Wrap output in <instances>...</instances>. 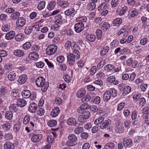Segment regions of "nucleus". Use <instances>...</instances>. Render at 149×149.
I'll use <instances>...</instances> for the list:
<instances>
[{
	"label": "nucleus",
	"instance_id": "nucleus-1",
	"mask_svg": "<svg viewBox=\"0 0 149 149\" xmlns=\"http://www.w3.org/2000/svg\"><path fill=\"white\" fill-rule=\"evenodd\" d=\"M35 82L37 87L41 88V91L42 92H45L47 91L49 86V84L48 81H45L44 77H39L36 80Z\"/></svg>",
	"mask_w": 149,
	"mask_h": 149
},
{
	"label": "nucleus",
	"instance_id": "nucleus-2",
	"mask_svg": "<svg viewBox=\"0 0 149 149\" xmlns=\"http://www.w3.org/2000/svg\"><path fill=\"white\" fill-rule=\"evenodd\" d=\"M79 53L78 50L74 49L72 54L70 53L67 56V62L70 66L73 65L75 62V59H79L80 58Z\"/></svg>",
	"mask_w": 149,
	"mask_h": 149
},
{
	"label": "nucleus",
	"instance_id": "nucleus-3",
	"mask_svg": "<svg viewBox=\"0 0 149 149\" xmlns=\"http://www.w3.org/2000/svg\"><path fill=\"white\" fill-rule=\"evenodd\" d=\"M68 140L66 142V144L70 146H72L75 144L77 138L75 135L71 134L68 136Z\"/></svg>",
	"mask_w": 149,
	"mask_h": 149
},
{
	"label": "nucleus",
	"instance_id": "nucleus-4",
	"mask_svg": "<svg viewBox=\"0 0 149 149\" xmlns=\"http://www.w3.org/2000/svg\"><path fill=\"white\" fill-rule=\"evenodd\" d=\"M57 48V46L55 44L49 45L46 50V54L49 55H53L56 52Z\"/></svg>",
	"mask_w": 149,
	"mask_h": 149
},
{
	"label": "nucleus",
	"instance_id": "nucleus-5",
	"mask_svg": "<svg viewBox=\"0 0 149 149\" xmlns=\"http://www.w3.org/2000/svg\"><path fill=\"white\" fill-rule=\"evenodd\" d=\"M40 26H40L39 24L38 26L34 25L32 26L26 27L24 29L25 33L26 34H30L34 29L35 30L36 29L37 31H39V29H40Z\"/></svg>",
	"mask_w": 149,
	"mask_h": 149
},
{
	"label": "nucleus",
	"instance_id": "nucleus-6",
	"mask_svg": "<svg viewBox=\"0 0 149 149\" xmlns=\"http://www.w3.org/2000/svg\"><path fill=\"white\" fill-rule=\"evenodd\" d=\"M26 20L25 18L21 17L18 18L16 22L17 26L19 28H22L25 24Z\"/></svg>",
	"mask_w": 149,
	"mask_h": 149
},
{
	"label": "nucleus",
	"instance_id": "nucleus-7",
	"mask_svg": "<svg viewBox=\"0 0 149 149\" xmlns=\"http://www.w3.org/2000/svg\"><path fill=\"white\" fill-rule=\"evenodd\" d=\"M84 24L82 22H79L74 25V30L77 33L81 32L84 29Z\"/></svg>",
	"mask_w": 149,
	"mask_h": 149
},
{
	"label": "nucleus",
	"instance_id": "nucleus-8",
	"mask_svg": "<svg viewBox=\"0 0 149 149\" xmlns=\"http://www.w3.org/2000/svg\"><path fill=\"white\" fill-rule=\"evenodd\" d=\"M123 141L124 143L125 148H130L133 146L132 140L130 138H124L123 139Z\"/></svg>",
	"mask_w": 149,
	"mask_h": 149
},
{
	"label": "nucleus",
	"instance_id": "nucleus-9",
	"mask_svg": "<svg viewBox=\"0 0 149 149\" xmlns=\"http://www.w3.org/2000/svg\"><path fill=\"white\" fill-rule=\"evenodd\" d=\"M111 124V121L109 119L103 120L100 124V127L102 129H106L109 127Z\"/></svg>",
	"mask_w": 149,
	"mask_h": 149
},
{
	"label": "nucleus",
	"instance_id": "nucleus-10",
	"mask_svg": "<svg viewBox=\"0 0 149 149\" xmlns=\"http://www.w3.org/2000/svg\"><path fill=\"white\" fill-rule=\"evenodd\" d=\"M108 83L113 85H117L119 83V81L116 80V77L114 76H111L108 77L107 79Z\"/></svg>",
	"mask_w": 149,
	"mask_h": 149
},
{
	"label": "nucleus",
	"instance_id": "nucleus-11",
	"mask_svg": "<svg viewBox=\"0 0 149 149\" xmlns=\"http://www.w3.org/2000/svg\"><path fill=\"white\" fill-rule=\"evenodd\" d=\"M127 65L128 66H131L133 68L136 67L138 62L135 60H133L132 58L127 59L126 62Z\"/></svg>",
	"mask_w": 149,
	"mask_h": 149
},
{
	"label": "nucleus",
	"instance_id": "nucleus-12",
	"mask_svg": "<svg viewBox=\"0 0 149 149\" xmlns=\"http://www.w3.org/2000/svg\"><path fill=\"white\" fill-rule=\"evenodd\" d=\"M42 134H33L31 138V141L34 143H37L41 141L42 138Z\"/></svg>",
	"mask_w": 149,
	"mask_h": 149
},
{
	"label": "nucleus",
	"instance_id": "nucleus-13",
	"mask_svg": "<svg viewBox=\"0 0 149 149\" xmlns=\"http://www.w3.org/2000/svg\"><path fill=\"white\" fill-rule=\"evenodd\" d=\"M27 78L28 77L26 75H22L19 77L17 80V82L19 84H23L26 81Z\"/></svg>",
	"mask_w": 149,
	"mask_h": 149
},
{
	"label": "nucleus",
	"instance_id": "nucleus-14",
	"mask_svg": "<svg viewBox=\"0 0 149 149\" xmlns=\"http://www.w3.org/2000/svg\"><path fill=\"white\" fill-rule=\"evenodd\" d=\"M37 108V104L33 102L29 105L28 110L31 112L33 113L36 112Z\"/></svg>",
	"mask_w": 149,
	"mask_h": 149
},
{
	"label": "nucleus",
	"instance_id": "nucleus-15",
	"mask_svg": "<svg viewBox=\"0 0 149 149\" xmlns=\"http://www.w3.org/2000/svg\"><path fill=\"white\" fill-rule=\"evenodd\" d=\"M17 103V105L20 107H23L25 106L27 102L26 101L23 99L18 98L16 102Z\"/></svg>",
	"mask_w": 149,
	"mask_h": 149
},
{
	"label": "nucleus",
	"instance_id": "nucleus-16",
	"mask_svg": "<svg viewBox=\"0 0 149 149\" xmlns=\"http://www.w3.org/2000/svg\"><path fill=\"white\" fill-rule=\"evenodd\" d=\"M138 11L136 8H132L129 12V15L131 18L134 17L138 15Z\"/></svg>",
	"mask_w": 149,
	"mask_h": 149
},
{
	"label": "nucleus",
	"instance_id": "nucleus-17",
	"mask_svg": "<svg viewBox=\"0 0 149 149\" xmlns=\"http://www.w3.org/2000/svg\"><path fill=\"white\" fill-rule=\"evenodd\" d=\"M101 28L105 31H107L110 27V24L107 22H102L100 24Z\"/></svg>",
	"mask_w": 149,
	"mask_h": 149
},
{
	"label": "nucleus",
	"instance_id": "nucleus-18",
	"mask_svg": "<svg viewBox=\"0 0 149 149\" xmlns=\"http://www.w3.org/2000/svg\"><path fill=\"white\" fill-rule=\"evenodd\" d=\"M60 110L58 107H55L52 111L51 113V116L53 117H55L59 114Z\"/></svg>",
	"mask_w": 149,
	"mask_h": 149
},
{
	"label": "nucleus",
	"instance_id": "nucleus-19",
	"mask_svg": "<svg viewBox=\"0 0 149 149\" xmlns=\"http://www.w3.org/2000/svg\"><path fill=\"white\" fill-rule=\"evenodd\" d=\"M86 93V91L84 88H81L77 92L76 96L78 98H81L84 96Z\"/></svg>",
	"mask_w": 149,
	"mask_h": 149
},
{
	"label": "nucleus",
	"instance_id": "nucleus-20",
	"mask_svg": "<svg viewBox=\"0 0 149 149\" xmlns=\"http://www.w3.org/2000/svg\"><path fill=\"white\" fill-rule=\"evenodd\" d=\"M29 55H31L29 57L30 59L32 60L36 61L38 58L39 57L38 54L35 52H30Z\"/></svg>",
	"mask_w": 149,
	"mask_h": 149
},
{
	"label": "nucleus",
	"instance_id": "nucleus-21",
	"mask_svg": "<svg viewBox=\"0 0 149 149\" xmlns=\"http://www.w3.org/2000/svg\"><path fill=\"white\" fill-rule=\"evenodd\" d=\"M74 9L72 8H70L65 11L64 12L65 15L68 16L70 15H74L76 13Z\"/></svg>",
	"mask_w": 149,
	"mask_h": 149
},
{
	"label": "nucleus",
	"instance_id": "nucleus-22",
	"mask_svg": "<svg viewBox=\"0 0 149 149\" xmlns=\"http://www.w3.org/2000/svg\"><path fill=\"white\" fill-rule=\"evenodd\" d=\"M67 123L69 125L74 126L77 123L74 118L71 117L68 119L67 121Z\"/></svg>",
	"mask_w": 149,
	"mask_h": 149
},
{
	"label": "nucleus",
	"instance_id": "nucleus-23",
	"mask_svg": "<svg viewBox=\"0 0 149 149\" xmlns=\"http://www.w3.org/2000/svg\"><path fill=\"white\" fill-rule=\"evenodd\" d=\"M131 88L130 86H126L124 88L123 91V96H125L130 93L131 91Z\"/></svg>",
	"mask_w": 149,
	"mask_h": 149
},
{
	"label": "nucleus",
	"instance_id": "nucleus-24",
	"mask_svg": "<svg viewBox=\"0 0 149 149\" xmlns=\"http://www.w3.org/2000/svg\"><path fill=\"white\" fill-rule=\"evenodd\" d=\"M111 95L110 93L107 91L104 93L103 95V99L104 101L107 102L109 100L111 97Z\"/></svg>",
	"mask_w": 149,
	"mask_h": 149
},
{
	"label": "nucleus",
	"instance_id": "nucleus-25",
	"mask_svg": "<svg viewBox=\"0 0 149 149\" xmlns=\"http://www.w3.org/2000/svg\"><path fill=\"white\" fill-rule=\"evenodd\" d=\"M124 130V127L122 124H118L116 127V132L119 133H122L123 132Z\"/></svg>",
	"mask_w": 149,
	"mask_h": 149
},
{
	"label": "nucleus",
	"instance_id": "nucleus-26",
	"mask_svg": "<svg viewBox=\"0 0 149 149\" xmlns=\"http://www.w3.org/2000/svg\"><path fill=\"white\" fill-rule=\"evenodd\" d=\"M13 53L15 56L19 57L23 56L24 55V53L23 51L20 49L15 50Z\"/></svg>",
	"mask_w": 149,
	"mask_h": 149
},
{
	"label": "nucleus",
	"instance_id": "nucleus-27",
	"mask_svg": "<svg viewBox=\"0 0 149 149\" xmlns=\"http://www.w3.org/2000/svg\"><path fill=\"white\" fill-rule=\"evenodd\" d=\"M107 4L105 3H101L98 8L97 10L99 11H101L107 9Z\"/></svg>",
	"mask_w": 149,
	"mask_h": 149
},
{
	"label": "nucleus",
	"instance_id": "nucleus-28",
	"mask_svg": "<svg viewBox=\"0 0 149 149\" xmlns=\"http://www.w3.org/2000/svg\"><path fill=\"white\" fill-rule=\"evenodd\" d=\"M57 4L62 8H64L67 7L69 5V3L68 1H59L57 2Z\"/></svg>",
	"mask_w": 149,
	"mask_h": 149
},
{
	"label": "nucleus",
	"instance_id": "nucleus-29",
	"mask_svg": "<svg viewBox=\"0 0 149 149\" xmlns=\"http://www.w3.org/2000/svg\"><path fill=\"white\" fill-rule=\"evenodd\" d=\"M31 92L29 90H24L22 92L21 94L23 98H28L30 97Z\"/></svg>",
	"mask_w": 149,
	"mask_h": 149
},
{
	"label": "nucleus",
	"instance_id": "nucleus-30",
	"mask_svg": "<svg viewBox=\"0 0 149 149\" xmlns=\"http://www.w3.org/2000/svg\"><path fill=\"white\" fill-rule=\"evenodd\" d=\"M55 23L56 24H61L63 22L62 17L60 15H58L55 17Z\"/></svg>",
	"mask_w": 149,
	"mask_h": 149
},
{
	"label": "nucleus",
	"instance_id": "nucleus-31",
	"mask_svg": "<svg viewBox=\"0 0 149 149\" xmlns=\"http://www.w3.org/2000/svg\"><path fill=\"white\" fill-rule=\"evenodd\" d=\"M95 7V3L92 2H90L87 4L86 8L88 10L91 11L94 10Z\"/></svg>",
	"mask_w": 149,
	"mask_h": 149
},
{
	"label": "nucleus",
	"instance_id": "nucleus-32",
	"mask_svg": "<svg viewBox=\"0 0 149 149\" xmlns=\"http://www.w3.org/2000/svg\"><path fill=\"white\" fill-rule=\"evenodd\" d=\"M11 103H12L13 102H16L18 98V96H17V93L16 92H13L11 93Z\"/></svg>",
	"mask_w": 149,
	"mask_h": 149
},
{
	"label": "nucleus",
	"instance_id": "nucleus-33",
	"mask_svg": "<svg viewBox=\"0 0 149 149\" xmlns=\"http://www.w3.org/2000/svg\"><path fill=\"white\" fill-rule=\"evenodd\" d=\"M109 50V47L108 46L104 47L102 49L100 52V54L101 56H104L106 55L108 52Z\"/></svg>",
	"mask_w": 149,
	"mask_h": 149
},
{
	"label": "nucleus",
	"instance_id": "nucleus-34",
	"mask_svg": "<svg viewBox=\"0 0 149 149\" xmlns=\"http://www.w3.org/2000/svg\"><path fill=\"white\" fill-rule=\"evenodd\" d=\"M91 98V95L88 94L82 97L81 101L82 103H86L89 102Z\"/></svg>",
	"mask_w": 149,
	"mask_h": 149
},
{
	"label": "nucleus",
	"instance_id": "nucleus-35",
	"mask_svg": "<svg viewBox=\"0 0 149 149\" xmlns=\"http://www.w3.org/2000/svg\"><path fill=\"white\" fill-rule=\"evenodd\" d=\"M25 38V35L20 33L17 35L15 39L17 41H22Z\"/></svg>",
	"mask_w": 149,
	"mask_h": 149
},
{
	"label": "nucleus",
	"instance_id": "nucleus-36",
	"mask_svg": "<svg viewBox=\"0 0 149 149\" xmlns=\"http://www.w3.org/2000/svg\"><path fill=\"white\" fill-rule=\"evenodd\" d=\"M86 38L91 42H93L96 39V36L93 34L87 35L86 37Z\"/></svg>",
	"mask_w": 149,
	"mask_h": 149
},
{
	"label": "nucleus",
	"instance_id": "nucleus-37",
	"mask_svg": "<svg viewBox=\"0 0 149 149\" xmlns=\"http://www.w3.org/2000/svg\"><path fill=\"white\" fill-rule=\"evenodd\" d=\"M107 91L110 94H111V96L113 97H115L117 96V91L114 88H111L109 89Z\"/></svg>",
	"mask_w": 149,
	"mask_h": 149
},
{
	"label": "nucleus",
	"instance_id": "nucleus-38",
	"mask_svg": "<svg viewBox=\"0 0 149 149\" xmlns=\"http://www.w3.org/2000/svg\"><path fill=\"white\" fill-rule=\"evenodd\" d=\"M56 3L54 1H52L49 3L47 6V8L49 10H52L54 8Z\"/></svg>",
	"mask_w": 149,
	"mask_h": 149
},
{
	"label": "nucleus",
	"instance_id": "nucleus-39",
	"mask_svg": "<svg viewBox=\"0 0 149 149\" xmlns=\"http://www.w3.org/2000/svg\"><path fill=\"white\" fill-rule=\"evenodd\" d=\"M115 68V66L111 64H108L104 67V70L107 72H112Z\"/></svg>",
	"mask_w": 149,
	"mask_h": 149
},
{
	"label": "nucleus",
	"instance_id": "nucleus-40",
	"mask_svg": "<svg viewBox=\"0 0 149 149\" xmlns=\"http://www.w3.org/2000/svg\"><path fill=\"white\" fill-rule=\"evenodd\" d=\"M122 22V19L120 18H116L113 21V24L114 26H118Z\"/></svg>",
	"mask_w": 149,
	"mask_h": 149
},
{
	"label": "nucleus",
	"instance_id": "nucleus-41",
	"mask_svg": "<svg viewBox=\"0 0 149 149\" xmlns=\"http://www.w3.org/2000/svg\"><path fill=\"white\" fill-rule=\"evenodd\" d=\"M45 1H41L37 6V8L39 10H41L45 7Z\"/></svg>",
	"mask_w": 149,
	"mask_h": 149
},
{
	"label": "nucleus",
	"instance_id": "nucleus-42",
	"mask_svg": "<svg viewBox=\"0 0 149 149\" xmlns=\"http://www.w3.org/2000/svg\"><path fill=\"white\" fill-rule=\"evenodd\" d=\"M20 16L19 13L18 12H15L12 13L10 15L11 19H12L14 22L17 18L19 17Z\"/></svg>",
	"mask_w": 149,
	"mask_h": 149
},
{
	"label": "nucleus",
	"instance_id": "nucleus-43",
	"mask_svg": "<svg viewBox=\"0 0 149 149\" xmlns=\"http://www.w3.org/2000/svg\"><path fill=\"white\" fill-rule=\"evenodd\" d=\"M123 124L124 128L127 129H128L130 127L131 122L130 120L127 119L124 121L123 123Z\"/></svg>",
	"mask_w": 149,
	"mask_h": 149
},
{
	"label": "nucleus",
	"instance_id": "nucleus-44",
	"mask_svg": "<svg viewBox=\"0 0 149 149\" xmlns=\"http://www.w3.org/2000/svg\"><path fill=\"white\" fill-rule=\"evenodd\" d=\"M31 46V43L30 42H27L23 45L22 47L23 49L27 50L30 49Z\"/></svg>",
	"mask_w": 149,
	"mask_h": 149
},
{
	"label": "nucleus",
	"instance_id": "nucleus-45",
	"mask_svg": "<svg viewBox=\"0 0 149 149\" xmlns=\"http://www.w3.org/2000/svg\"><path fill=\"white\" fill-rule=\"evenodd\" d=\"M82 115L85 119L88 118L91 116V114L89 111H87L84 110L82 112Z\"/></svg>",
	"mask_w": 149,
	"mask_h": 149
},
{
	"label": "nucleus",
	"instance_id": "nucleus-46",
	"mask_svg": "<svg viewBox=\"0 0 149 149\" xmlns=\"http://www.w3.org/2000/svg\"><path fill=\"white\" fill-rule=\"evenodd\" d=\"M115 145L113 143L110 142L107 143L104 146L105 149H112L114 147Z\"/></svg>",
	"mask_w": 149,
	"mask_h": 149
},
{
	"label": "nucleus",
	"instance_id": "nucleus-47",
	"mask_svg": "<svg viewBox=\"0 0 149 149\" xmlns=\"http://www.w3.org/2000/svg\"><path fill=\"white\" fill-rule=\"evenodd\" d=\"M104 120V118L103 117H100L95 120L94 122V124L97 125H98L100 124Z\"/></svg>",
	"mask_w": 149,
	"mask_h": 149
},
{
	"label": "nucleus",
	"instance_id": "nucleus-48",
	"mask_svg": "<svg viewBox=\"0 0 149 149\" xmlns=\"http://www.w3.org/2000/svg\"><path fill=\"white\" fill-rule=\"evenodd\" d=\"M6 90L5 87L3 86H1L0 88V97H2L5 95L6 93Z\"/></svg>",
	"mask_w": 149,
	"mask_h": 149
},
{
	"label": "nucleus",
	"instance_id": "nucleus-49",
	"mask_svg": "<svg viewBox=\"0 0 149 149\" xmlns=\"http://www.w3.org/2000/svg\"><path fill=\"white\" fill-rule=\"evenodd\" d=\"M57 121L55 120H51L48 122V125L50 127H54L56 125Z\"/></svg>",
	"mask_w": 149,
	"mask_h": 149
},
{
	"label": "nucleus",
	"instance_id": "nucleus-50",
	"mask_svg": "<svg viewBox=\"0 0 149 149\" xmlns=\"http://www.w3.org/2000/svg\"><path fill=\"white\" fill-rule=\"evenodd\" d=\"M21 124L19 122L15 123L14 125L13 130L15 132L18 131L20 128Z\"/></svg>",
	"mask_w": 149,
	"mask_h": 149
},
{
	"label": "nucleus",
	"instance_id": "nucleus-51",
	"mask_svg": "<svg viewBox=\"0 0 149 149\" xmlns=\"http://www.w3.org/2000/svg\"><path fill=\"white\" fill-rule=\"evenodd\" d=\"M80 109L81 110H85L86 109L90 108V106L89 104L87 103H84L80 106Z\"/></svg>",
	"mask_w": 149,
	"mask_h": 149
},
{
	"label": "nucleus",
	"instance_id": "nucleus-52",
	"mask_svg": "<svg viewBox=\"0 0 149 149\" xmlns=\"http://www.w3.org/2000/svg\"><path fill=\"white\" fill-rule=\"evenodd\" d=\"M18 142L17 140L14 141L13 143L10 142V149H14L15 146L18 144Z\"/></svg>",
	"mask_w": 149,
	"mask_h": 149
},
{
	"label": "nucleus",
	"instance_id": "nucleus-53",
	"mask_svg": "<svg viewBox=\"0 0 149 149\" xmlns=\"http://www.w3.org/2000/svg\"><path fill=\"white\" fill-rule=\"evenodd\" d=\"M76 21L79 22H86L87 20V18L85 17H82L77 18L76 19Z\"/></svg>",
	"mask_w": 149,
	"mask_h": 149
},
{
	"label": "nucleus",
	"instance_id": "nucleus-54",
	"mask_svg": "<svg viewBox=\"0 0 149 149\" xmlns=\"http://www.w3.org/2000/svg\"><path fill=\"white\" fill-rule=\"evenodd\" d=\"M9 123H6L2 125L3 129L6 131H8L9 130Z\"/></svg>",
	"mask_w": 149,
	"mask_h": 149
},
{
	"label": "nucleus",
	"instance_id": "nucleus-55",
	"mask_svg": "<svg viewBox=\"0 0 149 149\" xmlns=\"http://www.w3.org/2000/svg\"><path fill=\"white\" fill-rule=\"evenodd\" d=\"M119 0H112L111 5L112 7L115 8L119 4Z\"/></svg>",
	"mask_w": 149,
	"mask_h": 149
},
{
	"label": "nucleus",
	"instance_id": "nucleus-56",
	"mask_svg": "<svg viewBox=\"0 0 149 149\" xmlns=\"http://www.w3.org/2000/svg\"><path fill=\"white\" fill-rule=\"evenodd\" d=\"M30 120V117L29 115H26L24 117V121L23 123L25 125H26L29 123Z\"/></svg>",
	"mask_w": 149,
	"mask_h": 149
},
{
	"label": "nucleus",
	"instance_id": "nucleus-57",
	"mask_svg": "<svg viewBox=\"0 0 149 149\" xmlns=\"http://www.w3.org/2000/svg\"><path fill=\"white\" fill-rule=\"evenodd\" d=\"M127 8L126 6H124L122 8L119 13V15L121 16L124 14L127 11Z\"/></svg>",
	"mask_w": 149,
	"mask_h": 149
},
{
	"label": "nucleus",
	"instance_id": "nucleus-58",
	"mask_svg": "<svg viewBox=\"0 0 149 149\" xmlns=\"http://www.w3.org/2000/svg\"><path fill=\"white\" fill-rule=\"evenodd\" d=\"M96 34L98 39H100L102 37V31L100 29H97L96 31Z\"/></svg>",
	"mask_w": 149,
	"mask_h": 149
},
{
	"label": "nucleus",
	"instance_id": "nucleus-59",
	"mask_svg": "<svg viewBox=\"0 0 149 149\" xmlns=\"http://www.w3.org/2000/svg\"><path fill=\"white\" fill-rule=\"evenodd\" d=\"M63 79L67 83H69L70 82L71 77L68 74H65L63 76Z\"/></svg>",
	"mask_w": 149,
	"mask_h": 149
},
{
	"label": "nucleus",
	"instance_id": "nucleus-60",
	"mask_svg": "<svg viewBox=\"0 0 149 149\" xmlns=\"http://www.w3.org/2000/svg\"><path fill=\"white\" fill-rule=\"evenodd\" d=\"M40 47L38 45H33L31 48V51L33 52H38L40 49Z\"/></svg>",
	"mask_w": 149,
	"mask_h": 149
},
{
	"label": "nucleus",
	"instance_id": "nucleus-61",
	"mask_svg": "<svg viewBox=\"0 0 149 149\" xmlns=\"http://www.w3.org/2000/svg\"><path fill=\"white\" fill-rule=\"evenodd\" d=\"M137 112L136 111H134L132 112V118L133 120H135L136 119H137Z\"/></svg>",
	"mask_w": 149,
	"mask_h": 149
},
{
	"label": "nucleus",
	"instance_id": "nucleus-62",
	"mask_svg": "<svg viewBox=\"0 0 149 149\" xmlns=\"http://www.w3.org/2000/svg\"><path fill=\"white\" fill-rule=\"evenodd\" d=\"M56 60L59 63H61L64 61L65 58L63 56H60L57 57Z\"/></svg>",
	"mask_w": 149,
	"mask_h": 149
},
{
	"label": "nucleus",
	"instance_id": "nucleus-63",
	"mask_svg": "<svg viewBox=\"0 0 149 149\" xmlns=\"http://www.w3.org/2000/svg\"><path fill=\"white\" fill-rule=\"evenodd\" d=\"M10 81H13L14 80L16 77V74L14 72H10Z\"/></svg>",
	"mask_w": 149,
	"mask_h": 149
},
{
	"label": "nucleus",
	"instance_id": "nucleus-64",
	"mask_svg": "<svg viewBox=\"0 0 149 149\" xmlns=\"http://www.w3.org/2000/svg\"><path fill=\"white\" fill-rule=\"evenodd\" d=\"M142 111L143 116H144L145 114L149 113V107H146L143 109Z\"/></svg>",
	"mask_w": 149,
	"mask_h": 149
}]
</instances>
